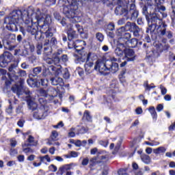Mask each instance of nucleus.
Wrapping results in <instances>:
<instances>
[{
    "label": "nucleus",
    "mask_w": 175,
    "mask_h": 175,
    "mask_svg": "<svg viewBox=\"0 0 175 175\" xmlns=\"http://www.w3.org/2000/svg\"><path fill=\"white\" fill-rule=\"evenodd\" d=\"M31 8L27 10H23V12L20 10H15L12 11L10 15L5 18L4 23L7 24L5 28L8 31H12V32H17L18 31V27H21V24L25 21L26 18L29 17L31 14Z\"/></svg>",
    "instance_id": "2"
},
{
    "label": "nucleus",
    "mask_w": 175,
    "mask_h": 175,
    "mask_svg": "<svg viewBox=\"0 0 175 175\" xmlns=\"http://www.w3.org/2000/svg\"><path fill=\"white\" fill-rule=\"evenodd\" d=\"M118 174L119 175H129L126 172V169H120L118 172Z\"/></svg>",
    "instance_id": "54"
},
{
    "label": "nucleus",
    "mask_w": 175,
    "mask_h": 175,
    "mask_svg": "<svg viewBox=\"0 0 175 175\" xmlns=\"http://www.w3.org/2000/svg\"><path fill=\"white\" fill-rule=\"evenodd\" d=\"M66 27L67 32H70V31L77 29L78 33H80V35H81V33H83V26L79 24H76L75 27H73V25L69 23L67 25H66Z\"/></svg>",
    "instance_id": "16"
},
{
    "label": "nucleus",
    "mask_w": 175,
    "mask_h": 175,
    "mask_svg": "<svg viewBox=\"0 0 175 175\" xmlns=\"http://www.w3.org/2000/svg\"><path fill=\"white\" fill-rule=\"evenodd\" d=\"M10 142L11 147H16V146H17V141H16V139L12 138Z\"/></svg>",
    "instance_id": "59"
},
{
    "label": "nucleus",
    "mask_w": 175,
    "mask_h": 175,
    "mask_svg": "<svg viewBox=\"0 0 175 175\" xmlns=\"http://www.w3.org/2000/svg\"><path fill=\"white\" fill-rule=\"evenodd\" d=\"M27 142L29 144H29V146H35L38 144V142L35 141V137H33L32 135H29Z\"/></svg>",
    "instance_id": "34"
},
{
    "label": "nucleus",
    "mask_w": 175,
    "mask_h": 175,
    "mask_svg": "<svg viewBox=\"0 0 175 175\" xmlns=\"http://www.w3.org/2000/svg\"><path fill=\"white\" fill-rule=\"evenodd\" d=\"M99 144L100 146H103V147H107V146H109V141L108 140H106V141L101 140L99 142Z\"/></svg>",
    "instance_id": "55"
},
{
    "label": "nucleus",
    "mask_w": 175,
    "mask_h": 175,
    "mask_svg": "<svg viewBox=\"0 0 175 175\" xmlns=\"http://www.w3.org/2000/svg\"><path fill=\"white\" fill-rule=\"evenodd\" d=\"M85 42L81 40H77L76 43H72V46H70V43H68V47L70 49H75L76 51L81 55V57L83 58V59H86V62H89V61H94V59H96L98 57L96 55L92 53H87L84 51V46H86Z\"/></svg>",
    "instance_id": "4"
},
{
    "label": "nucleus",
    "mask_w": 175,
    "mask_h": 175,
    "mask_svg": "<svg viewBox=\"0 0 175 175\" xmlns=\"http://www.w3.org/2000/svg\"><path fill=\"white\" fill-rule=\"evenodd\" d=\"M125 27H126V31H129L130 32H133V36H135V38H139V36H140L141 29H140L139 27H138L136 25V23L127 22Z\"/></svg>",
    "instance_id": "11"
},
{
    "label": "nucleus",
    "mask_w": 175,
    "mask_h": 175,
    "mask_svg": "<svg viewBox=\"0 0 175 175\" xmlns=\"http://www.w3.org/2000/svg\"><path fill=\"white\" fill-rule=\"evenodd\" d=\"M10 55L9 53H3L0 56V66L1 68H5L8 64L10 62Z\"/></svg>",
    "instance_id": "15"
},
{
    "label": "nucleus",
    "mask_w": 175,
    "mask_h": 175,
    "mask_svg": "<svg viewBox=\"0 0 175 175\" xmlns=\"http://www.w3.org/2000/svg\"><path fill=\"white\" fill-rule=\"evenodd\" d=\"M77 165L75 163L66 164L59 168L58 174L64 175V173H66L68 170H73Z\"/></svg>",
    "instance_id": "14"
},
{
    "label": "nucleus",
    "mask_w": 175,
    "mask_h": 175,
    "mask_svg": "<svg viewBox=\"0 0 175 175\" xmlns=\"http://www.w3.org/2000/svg\"><path fill=\"white\" fill-rule=\"evenodd\" d=\"M33 117L36 120H43L49 116V107H38L33 112Z\"/></svg>",
    "instance_id": "9"
},
{
    "label": "nucleus",
    "mask_w": 175,
    "mask_h": 175,
    "mask_svg": "<svg viewBox=\"0 0 175 175\" xmlns=\"http://www.w3.org/2000/svg\"><path fill=\"white\" fill-rule=\"evenodd\" d=\"M63 77L66 79L70 77L69 71H68L67 68H65L63 71Z\"/></svg>",
    "instance_id": "50"
},
{
    "label": "nucleus",
    "mask_w": 175,
    "mask_h": 175,
    "mask_svg": "<svg viewBox=\"0 0 175 175\" xmlns=\"http://www.w3.org/2000/svg\"><path fill=\"white\" fill-rule=\"evenodd\" d=\"M45 3L46 6H53V5H55V0H46Z\"/></svg>",
    "instance_id": "52"
},
{
    "label": "nucleus",
    "mask_w": 175,
    "mask_h": 175,
    "mask_svg": "<svg viewBox=\"0 0 175 175\" xmlns=\"http://www.w3.org/2000/svg\"><path fill=\"white\" fill-rule=\"evenodd\" d=\"M162 18L165 17L162 16H153L151 18V27L157 28V33L160 36H165L166 35V28H167V25L162 21Z\"/></svg>",
    "instance_id": "7"
},
{
    "label": "nucleus",
    "mask_w": 175,
    "mask_h": 175,
    "mask_svg": "<svg viewBox=\"0 0 175 175\" xmlns=\"http://www.w3.org/2000/svg\"><path fill=\"white\" fill-rule=\"evenodd\" d=\"M142 13L144 16H146V18L148 17V14H151L150 13V11L148 12V5H144L142 8Z\"/></svg>",
    "instance_id": "42"
},
{
    "label": "nucleus",
    "mask_w": 175,
    "mask_h": 175,
    "mask_svg": "<svg viewBox=\"0 0 175 175\" xmlns=\"http://www.w3.org/2000/svg\"><path fill=\"white\" fill-rule=\"evenodd\" d=\"M42 72V67H36L33 69V76H38Z\"/></svg>",
    "instance_id": "44"
},
{
    "label": "nucleus",
    "mask_w": 175,
    "mask_h": 175,
    "mask_svg": "<svg viewBox=\"0 0 175 175\" xmlns=\"http://www.w3.org/2000/svg\"><path fill=\"white\" fill-rule=\"evenodd\" d=\"M148 111H149L150 113L151 114L153 121H157V119L158 118V114L157 113L155 107H149Z\"/></svg>",
    "instance_id": "28"
},
{
    "label": "nucleus",
    "mask_w": 175,
    "mask_h": 175,
    "mask_svg": "<svg viewBox=\"0 0 175 175\" xmlns=\"http://www.w3.org/2000/svg\"><path fill=\"white\" fill-rule=\"evenodd\" d=\"M125 45L123 43L118 44L117 47L115 49V54L119 58L124 57L125 53Z\"/></svg>",
    "instance_id": "17"
},
{
    "label": "nucleus",
    "mask_w": 175,
    "mask_h": 175,
    "mask_svg": "<svg viewBox=\"0 0 175 175\" xmlns=\"http://www.w3.org/2000/svg\"><path fill=\"white\" fill-rule=\"evenodd\" d=\"M153 152L155 154V155L165 154V152H166V148H165L164 146H160V147L156 148L153 149Z\"/></svg>",
    "instance_id": "27"
},
{
    "label": "nucleus",
    "mask_w": 175,
    "mask_h": 175,
    "mask_svg": "<svg viewBox=\"0 0 175 175\" xmlns=\"http://www.w3.org/2000/svg\"><path fill=\"white\" fill-rule=\"evenodd\" d=\"M38 159H40V161L42 163H46V162H51V159L50 158V156H49V154H46L45 156H40L38 157Z\"/></svg>",
    "instance_id": "31"
},
{
    "label": "nucleus",
    "mask_w": 175,
    "mask_h": 175,
    "mask_svg": "<svg viewBox=\"0 0 175 175\" xmlns=\"http://www.w3.org/2000/svg\"><path fill=\"white\" fill-rule=\"evenodd\" d=\"M76 31H77V29L67 31L68 40H72V39L77 38V33H76Z\"/></svg>",
    "instance_id": "30"
},
{
    "label": "nucleus",
    "mask_w": 175,
    "mask_h": 175,
    "mask_svg": "<svg viewBox=\"0 0 175 175\" xmlns=\"http://www.w3.org/2000/svg\"><path fill=\"white\" fill-rule=\"evenodd\" d=\"M38 102L40 103V105H38L39 107H49L47 106V100H46L44 98H40Z\"/></svg>",
    "instance_id": "37"
},
{
    "label": "nucleus",
    "mask_w": 175,
    "mask_h": 175,
    "mask_svg": "<svg viewBox=\"0 0 175 175\" xmlns=\"http://www.w3.org/2000/svg\"><path fill=\"white\" fill-rule=\"evenodd\" d=\"M16 42V34H6L3 39V46H6L7 49L9 50H14L16 47L14 45H12V43Z\"/></svg>",
    "instance_id": "10"
},
{
    "label": "nucleus",
    "mask_w": 175,
    "mask_h": 175,
    "mask_svg": "<svg viewBox=\"0 0 175 175\" xmlns=\"http://www.w3.org/2000/svg\"><path fill=\"white\" fill-rule=\"evenodd\" d=\"M160 90L161 92V95H166L167 94V89L163 86V85H160Z\"/></svg>",
    "instance_id": "48"
},
{
    "label": "nucleus",
    "mask_w": 175,
    "mask_h": 175,
    "mask_svg": "<svg viewBox=\"0 0 175 175\" xmlns=\"http://www.w3.org/2000/svg\"><path fill=\"white\" fill-rule=\"evenodd\" d=\"M157 110L159 112L162 111V110H163V105L162 104H159L157 107Z\"/></svg>",
    "instance_id": "64"
},
{
    "label": "nucleus",
    "mask_w": 175,
    "mask_h": 175,
    "mask_svg": "<svg viewBox=\"0 0 175 175\" xmlns=\"http://www.w3.org/2000/svg\"><path fill=\"white\" fill-rule=\"evenodd\" d=\"M27 103L29 110L33 111H35L39 107V105L32 98H27Z\"/></svg>",
    "instance_id": "22"
},
{
    "label": "nucleus",
    "mask_w": 175,
    "mask_h": 175,
    "mask_svg": "<svg viewBox=\"0 0 175 175\" xmlns=\"http://www.w3.org/2000/svg\"><path fill=\"white\" fill-rule=\"evenodd\" d=\"M122 144V139H120L114 148V151L113 152V154H117V152H118V151L120 150V148H121Z\"/></svg>",
    "instance_id": "38"
},
{
    "label": "nucleus",
    "mask_w": 175,
    "mask_h": 175,
    "mask_svg": "<svg viewBox=\"0 0 175 175\" xmlns=\"http://www.w3.org/2000/svg\"><path fill=\"white\" fill-rule=\"evenodd\" d=\"M9 73L8 76L12 81L18 80V77H25L27 72L24 70L17 69V65L11 64L8 68Z\"/></svg>",
    "instance_id": "8"
},
{
    "label": "nucleus",
    "mask_w": 175,
    "mask_h": 175,
    "mask_svg": "<svg viewBox=\"0 0 175 175\" xmlns=\"http://www.w3.org/2000/svg\"><path fill=\"white\" fill-rule=\"evenodd\" d=\"M75 131H76V128L75 127L70 129L68 133V137H75V136H76V133H75Z\"/></svg>",
    "instance_id": "41"
},
{
    "label": "nucleus",
    "mask_w": 175,
    "mask_h": 175,
    "mask_svg": "<svg viewBox=\"0 0 175 175\" xmlns=\"http://www.w3.org/2000/svg\"><path fill=\"white\" fill-rule=\"evenodd\" d=\"M57 44V39L55 38H51V40L49 41V46H55Z\"/></svg>",
    "instance_id": "53"
},
{
    "label": "nucleus",
    "mask_w": 175,
    "mask_h": 175,
    "mask_svg": "<svg viewBox=\"0 0 175 175\" xmlns=\"http://www.w3.org/2000/svg\"><path fill=\"white\" fill-rule=\"evenodd\" d=\"M154 4L152 3V1H148L147 2L148 8L150 10V13H154L152 17H167V14H165V10H166V8L165 6L161 5V3H158V0H154Z\"/></svg>",
    "instance_id": "6"
},
{
    "label": "nucleus",
    "mask_w": 175,
    "mask_h": 175,
    "mask_svg": "<svg viewBox=\"0 0 175 175\" xmlns=\"http://www.w3.org/2000/svg\"><path fill=\"white\" fill-rule=\"evenodd\" d=\"M36 49H37V54L38 55H40V54H42V49H43V44H42V43L38 42L37 44Z\"/></svg>",
    "instance_id": "43"
},
{
    "label": "nucleus",
    "mask_w": 175,
    "mask_h": 175,
    "mask_svg": "<svg viewBox=\"0 0 175 175\" xmlns=\"http://www.w3.org/2000/svg\"><path fill=\"white\" fill-rule=\"evenodd\" d=\"M126 19H125V18H123L122 19H120L118 21V25H124V24L126 23Z\"/></svg>",
    "instance_id": "63"
},
{
    "label": "nucleus",
    "mask_w": 175,
    "mask_h": 175,
    "mask_svg": "<svg viewBox=\"0 0 175 175\" xmlns=\"http://www.w3.org/2000/svg\"><path fill=\"white\" fill-rule=\"evenodd\" d=\"M51 82L52 85H58L59 84H62V83H64V80L61 77H55L51 79Z\"/></svg>",
    "instance_id": "25"
},
{
    "label": "nucleus",
    "mask_w": 175,
    "mask_h": 175,
    "mask_svg": "<svg viewBox=\"0 0 175 175\" xmlns=\"http://www.w3.org/2000/svg\"><path fill=\"white\" fill-rule=\"evenodd\" d=\"M88 129H85V127L82 126L79 131H78V135H83L84 133H87Z\"/></svg>",
    "instance_id": "51"
},
{
    "label": "nucleus",
    "mask_w": 175,
    "mask_h": 175,
    "mask_svg": "<svg viewBox=\"0 0 175 175\" xmlns=\"http://www.w3.org/2000/svg\"><path fill=\"white\" fill-rule=\"evenodd\" d=\"M125 29H126V27H122L117 30L116 34L118 35V36H120V38H119V42H121V39L122 38V36H124V33H125Z\"/></svg>",
    "instance_id": "32"
},
{
    "label": "nucleus",
    "mask_w": 175,
    "mask_h": 175,
    "mask_svg": "<svg viewBox=\"0 0 175 175\" xmlns=\"http://www.w3.org/2000/svg\"><path fill=\"white\" fill-rule=\"evenodd\" d=\"M128 13V16H126V20H131V21L136 20L139 16V11L136 9V5L131 4Z\"/></svg>",
    "instance_id": "12"
},
{
    "label": "nucleus",
    "mask_w": 175,
    "mask_h": 175,
    "mask_svg": "<svg viewBox=\"0 0 175 175\" xmlns=\"http://www.w3.org/2000/svg\"><path fill=\"white\" fill-rule=\"evenodd\" d=\"M144 87L147 91H150L152 88H155V86L150 85L147 82L144 84Z\"/></svg>",
    "instance_id": "57"
},
{
    "label": "nucleus",
    "mask_w": 175,
    "mask_h": 175,
    "mask_svg": "<svg viewBox=\"0 0 175 175\" xmlns=\"http://www.w3.org/2000/svg\"><path fill=\"white\" fill-rule=\"evenodd\" d=\"M124 57L126 61L132 62L135 59V51L133 49H124Z\"/></svg>",
    "instance_id": "19"
},
{
    "label": "nucleus",
    "mask_w": 175,
    "mask_h": 175,
    "mask_svg": "<svg viewBox=\"0 0 175 175\" xmlns=\"http://www.w3.org/2000/svg\"><path fill=\"white\" fill-rule=\"evenodd\" d=\"M27 83L28 85H29V87H39V83H38V81H36V79H29L27 80Z\"/></svg>",
    "instance_id": "29"
},
{
    "label": "nucleus",
    "mask_w": 175,
    "mask_h": 175,
    "mask_svg": "<svg viewBox=\"0 0 175 175\" xmlns=\"http://www.w3.org/2000/svg\"><path fill=\"white\" fill-rule=\"evenodd\" d=\"M49 169L51 172H57V166L54 165L53 164H51L49 167Z\"/></svg>",
    "instance_id": "61"
},
{
    "label": "nucleus",
    "mask_w": 175,
    "mask_h": 175,
    "mask_svg": "<svg viewBox=\"0 0 175 175\" xmlns=\"http://www.w3.org/2000/svg\"><path fill=\"white\" fill-rule=\"evenodd\" d=\"M29 146H30L29 144H24L23 145H22L23 150V152H25V154H28V153L31 154L32 152H33V150H32V148H25V147H28Z\"/></svg>",
    "instance_id": "35"
},
{
    "label": "nucleus",
    "mask_w": 175,
    "mask_h": 175,
    "mask_svg": "<svg viewBox=\"0 0 175 175\" xmlns=\"http://www.w3.org/2000/svg\"><path fill=\"white\" fill-rule=\"evenodd\" d=\"M89 162H90V159H88V157H86V158L83 159L81 165L83 166H87V165H88Z\"/></svg>",
    "instance_id": "58"
},
{
    "label": "nucleus",
    "mask_w": 175,
    "mask_h": 175,
    "mask_svg": "<svg viewBox=\"0 0 175 175\" xmlns=\"http://www.w3.org/2000/svg\"><path fill=\"white\" fill-rule=\"evenodd\" d=\"M97 158L98 159V161H102L103 162H105V161H108L109 152L105 150L98 151L97 152Z\"/></svg>",
    "instance_id": "20"
},
{
    "label": "nucleus",
    "mask_w": 175,
    "mask_h": 175,
    "mask_svg": "<svg viewBox=\"0 0 175 175\" xmlns=\"http://www.w3.org/2000/svg\"><path fill=\"white\" fill-rule=\"evenodd\" d=\"M83 120H85L86 121H92V116H91V113H90L89 111H85Z\"/></svg>",
    "instance_id": "36"
},
{
    "label": "nucleus",
    "mask_w": 175,
    "mask_h": 175,
    "mask_svg": "<svg viewBox=\"0 0 175 175\" xmlns=\"http://www.w3.org/2000/svg\"><path fill=\"white\" fill-rule=\"evenodd\" d=\"M58 137V133L55 131L52 132V134L51 135V139L53 141L55 142V140H57Z\"/></svg>",
    "instance_id": "45"
},
{
    "label": "nucleus",
    "mask_w": 175,
    "mask_h": 175,
    "mask_svg": "<svg viewBox=\"0 0 175 175\" xmlns=\"http://www.w3.org/2000/svg\"><path fill=\"white\" fill-rule=\"evenodd\" d=\"M43 47L44 61H45L48 65H58V64H59V55H61L62 53V49H57V51L53 53V47L50 46L49 39L45 40ZM51 54H53L52 57H49Z\"/></svg>",
    "instance_id": "3"
},
{
    "label": "nucleus",
    "mask_w": 175,
    "mask_h": 175,
    "mask_svg": "<svg viewBox=\"0 0 175 175\" xmlns=\"http://www.w3.org/2000/svg\"><path fill=\"white\" fill-rule=\"evenodd\" d=\"M58 90L53 88V87H50L48 89V98L49 100H51L53 99H54V98H55L56 96H58Z\"/></svg>",
    "instance_id": "21"
},
{
    "label": "nucleus",
    "mask_w": 175,
    "mask_h": 175,
    "mask_svg": "<svg viewBox=\"0 0 175 175\" xmlns=\"http://www.w3.org/2000/svg\"><path fill=\"white\" fill-rule=\"evenodd\" d=\"M128 14V5H118L115 9V14L116 16H124L126 18Z\"/></svg>",
    "instance_id": "13"
},
{
    "label": "nucleus",
    "mask_w": 175,
    "mask_h": 175,
    "mask_svg": "<svg viewBox=\"0 0 175 175\" xmlns=\"http://www.w3.org/2000/svg\"><path fill=\"white\" fill-rule=\"evenodd\" d=\"M29 16L25 18V29L31 35H34L36 39L42 40L43 33L46 39L53 38V31L50 28L51 23V16L49 14H42L40 10L37 9L33 12V9H30Z\"/></svg>",
    "instance_id": "1"
},
{
    "label": "nucleus",
    "mask_w": 175,
    "mask_h": 175,
    "mask_svg": "<svg viewBox=\"0 0 175 175\" xmlns=\"http://www.w3.org/2000/svg\"><path fill=\"white\" fill-rule=\"evenodd\" d=\"M130 43L131 44V47L135 48L136 46H137V44H138L137 39L136 38L131 39Z\"/></svg>",
    "instance_id": "49"
},
{
    "label": "nucleus",
    "mask_w": 175,
    "mask_h": 175,
    "mask_svg": "<svg viewBox=\"0 0 175 175\" xmlns=\"http://www.w3.org/2000/svg\"><path fill=\"white\" fill-rule=\"evenodd\" d=\"M39 84H41L42 87H47V84H49V81L46 79H41Z\"/></svg>",
    "instance_id": "47"
},
{
    "label": "nucleus",
    "mask_w": 175,
    "mask_h": 175,
    "mask_svg": "<svg viewBox=\"0 0 175 175\" xmlns=\"http://www.w3.org/2000/svg\"><path fill=\"white\" fill-rule=\"evenodd\" d=\"M40 96H44L45 98H49V90H45L44 89H40L38 90Z\"/></svg>",
    "instance_id": "40"
},
{
    "label": "nucleus",
    "mask_w": 175,
    "mask_h": 175,
    "mask_svg": "<svg viewBox=\"0 0 175 175\" xmlns=\"http://www.w3.org/2000/svg\"><path fill=\"white\" fill-rule=\"evenodd\" d=\"M96 39H97V40L100 42V43H102V42L105 40V36H103L102 33L98 32L96 34Z\"/></svg>",
    "instance_id": "39"
},
{
    "label": "nucleus",
    "mask_w": 175,
    "mask_h": 175,
    "mask_svg": "<svg viewBox=\"0 0 175 175\" xmlns=\"http://www.w3.org/2000/svg\"><path fill=\"white\" fill-rule=\"evenodd\" d=\"M84 66L85 71L86 72L87 75H91V73L94 72V70H95V68H94V63L91 62H86Z\"/></svg>",
    "instance_id": "23"
},
{
    "label": "nucleus",
    "mask_w": 175,
    "mask_h": 175,
    "mask_svg": "<svg viewBox=\"0 0 175 175\" xmlns=\"http://www.w3.org/2000/svg\"><path fill=\"white\" fill-rule=\"evenodd\" d=\"M131 36L132 35H131V33L124 32V33L123 34V36L121 38V40H122V39H125L126 40H129Z\"/></svg>",
    "instance_id": "46"
},
{
    "label": "nucleus",
    "mask_w": 175,
    "mask_h": 175,
    "mask_svg": "<svg viewBox=\"0 0 175 175\" xmlns=\"http://www.w3.org/2000/svg\"><path fill=\"white\" fill-rule=\"evenodd\" d=\"M102 2L107 5V6H110V5H120L121 0H102Z\"/></svg>",
    "instance_id": "26"
},
{
    "label": "nucleus",
    "mask_w": 175,
    "mask_h": 175,
    "mask_svg": "<svg viewBox=\"0 0 175 175\" xmlns=\"http://www.w3.org/2000/svg\"><path fill=\"white\" fill-rule=\"evenodd\" d=\"M90 162L93 163V165H95V163H99V159H98V156L93 157L90 159Z\"/></svg>",
    "instance_id": "56"
},
{
    "label": "nucleus",
    "mask_w": 175,
    "mask_h": 175,
    "mask_svg": "<svg viewBox=\"0 0 175 175\" xmlns=\"http://www.w3.org/2000/svg\"><path fill=\"white\" fill-rule=\"evenodd\" d=\"M25 122V121L23 119H21L18 122H17V125L18 126H20V128H23V126H24V123Z\"/></svg>",
    "instance_id": "62"
},
{
    "label": "nucleus",
    "mask_w": 175,
    "mask_h": 175,
    "mask_svg": "<svg viewBox=\"0 0 175 175\" xmlns=\"http://www.w3.org/2000/svg\"><path fill=\"white\" fill-rule=\"evenodd\" d=\"M12 91L14 92V94H16L18 96H20V95H23V87L21 85H14L12 88Z\"/></svg>",
    "instance_id": "24"
},
{
    "label": "nucleus",
    "mask_w": 175,
    "mask_h": 175,
    "mask_svg": "<svg viewBox=\"0 0 175 175\" xmlns=\"http://www.w3.org/2000/svg\"><path fill=\"white\" fill-rule=\"evenodd\" d=\"M141 159L143 161V163H146V165H148V163L151 162V158H150V156L147 154L141 155Z\"/></svg>",
    "instance_id": "33"
},
{
    "label": "nucleus",
    "mask_w": 175,
    "mask_h": 175,
    "mask_svg": "<svg viewBox=\"0 0 175 175\" xmlns=\"http://www.w3.org/2000/svg\"><path fill=\"white\" fill-rule=\"evenodd\" d=\"M115 25L114 23H109L107 26L108 31H114Z\"/></svg>",
    "instance_id": "60"
},
{
    "label": "nucleus",
    "mask_w": 175,
    "mask_h": 175,
    "mask_svg": "<svg viewBox=\"0 0 175 175\" xmlns=\"http://www.w3.org/2000/svg\"><path fill=\"white\" fill-rule=\"evenodd\" d=\"M118 64L117 63H111V62H103L102 60H97L94 66V70H98L100 73H105V72H111V73H116L118 72Z\"/></svg>",
    "instance_id": "5"
},
{
    "label": "nucleus",
    "mask_w": 175,
    "mask_h": 175,
    "mask_svg": "<svg viewBox=\"0 0 175 175\" xmlns=\"http://www.w3.org/2000/svg\"><path fill=\"white\" fill-rule=\"evenodd\" d=\"M48 68L49 72H52L53 75H55V76H59L61 73H62V67L61 66L57 65L55 66L54 64H51Z\"/></svg>",
    "instance_id": "18"
}]
</instances>
